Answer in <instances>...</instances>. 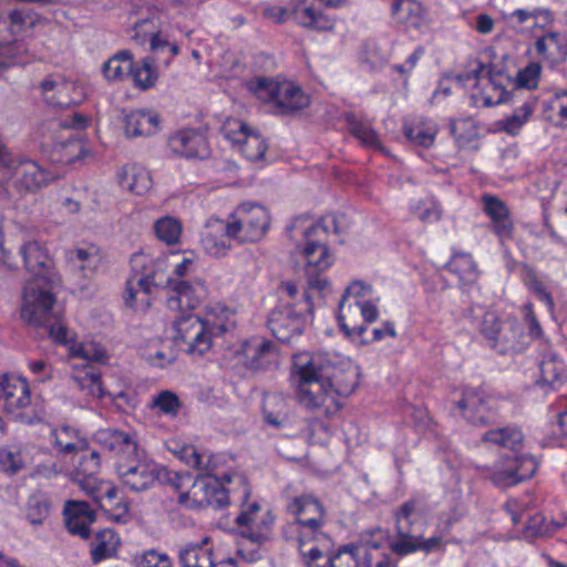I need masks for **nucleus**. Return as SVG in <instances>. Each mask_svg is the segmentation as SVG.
<instances>
[{
	"mask_svg": "<svg viewBox=\"0 0 567 567\" xmlns=\"http://www.w3.org/2000/svg\"><path fill=\"white\" fill-rule=\"evenodd\" d=\"M292 371L298 377L297 398L309 410L334 416L358 386L359 372L350 362L327 352L293 355Z\"/></svg>",
	"mask_w": 567,
	"mask_h": 567,
	"instance_id": "1",
	"label": "nucleus"
},
{
	"mask_svg": "<svg viewBox=\"0 0 567 567\" xmlns=\"http://www.w3.org/2000/svg\"><path fill=\"white\" fill-rule=\"evenodd\" d=\"M24 267L33 277L23 289L21 318L33 327H42L58 342L68 340V328L62 312L55 306L53 288L60 277L53 271V261L38 241H27L20 247Z\"/></svg>",
	"mask_w": 567,
	"mask_h": 567,
	"instance_id": "2",
	"label": "nucleus"
},
{
	"mask_svg": "<svg viewBox=\"0 0 567 567\" xmlns=\"http://www.w3.org/2000/svg\"><path fill=\"white\" fill-rule=\"evenodd\" d=\"M484 442H489L509 450L511 454H504L494 465L489 476L494 485L499 487L514 486L534 476L538 463L532 455H519L524 445V434L517 425H507L489 430L482 436Z\"/></svg>",
	"mask_w": 567,
	"mask_h": 567,
	"instance_id": "3",
	"label": "nucleus"
},
{
	"mask_svg": "<svg viewBox=\"0 0 567 567\" xmlns=\"http://www.w3.org/2000/svg\"><path fill=\"white\" fill-rule=\"evenodd\" d=\"M307 220L306 216H298L287 226L286 230L291 239H295L293 233L300 230L303 245L301 246L298 243L297 247L301 249L307 259L306 272L309 288L322 292L329 282L327 279L320 278L318 274L328 269L332 264V257L326 243L329 227L326 224V217L309 227H305L303 224Z\"/></svg>",
	"mask_w": 567,
	"mask_h": 567,
	"instance_id": "4",
	"label": "nucleus"
},
{
	"mask_svg": "<svg viewBox=\"0 0 567 567\" xmlns=\"http://www.w3.org/2000/svg\"><path fill=\"white\" fill-rule=\"evenodd\" d=\"M224 331V326L209 327L198 316L187 313L175 319L172 339L176 346H186V352L202 355L210 348L212 338Z\"/></svg>",
	"mask_w": 567,
	"mask_h": 567,
	"instance_id": "5",
	"label": "nucleus"
},
{
	"mask_svg": "<svg viewBox=\"0 0 567 567\" xmlns=\"http://www.w3.org/2000/svg\"><path fill=\"white\" fill-rule=\"evenodd\" d=\"M362 289L363 286L359 282H354L346 289L339 302V327L349 338L362 336L367 331L364 323L355 322L353 320L354 317L360 315L364 322H373L377 320L379 315V311L373 303L360 301L358 299Z\"/></svg>",
	"mask_w": 567,
	"mask_h": 567,
	"instance_id": "6",
	"label": "nucleus"
},
{
	"mask_svg": "<svg viewBox=\"0 0 567 567\" xmlns=\"http://www.w3.org/2000/svg\"><path fill=\"white\" fill-rule=\"evenodd\" d=\"M236 524L246 529L241 536L254 544L262 545L271 539L275 515L268 504L256 499L244 498Z\"/></svg>",
	"mask_w": 567,
	"mask_h": 567,
	"instance_id": "7",
	"label": "nucleus"
},
{
	"mask_svg": "<svg viewBox=\"0 0 567 567\" xmlns=\"http://www.w3.org/2000/svg\"><path fill=\"white\" fill-rule=\"evenodd\" d=\"M269 224V214L262 206L247 203L229 217L227 229L240 243H255L266 235Z\"/></svg>",
	"mask_w": 567,
	"mask_h": 567,
	"instance_id": "8",
	"label": "nucleus"
},
{
	"mask_svg": "<svg viewBox=\"0 0 567 567\" xmlns=\"http://www.w3.org/2000/svg\"><path fill=\"white\" fill-rule=\"evenodd\" d=\"M131 267L134 275L126 281L124 293L125 305L134 308L137 295L150 296L154 287H165V280L159 278L163 272L161 265L155 264L152 269H147V264L152 260L144 254H134L131 257Z\"/></svg>",
	"mask_w": 567,
	"mask_h": 567,
	"instance_id": "9",
	"label": "nucleus"
},
{
	"mask_svg": "<svg viewBox=\"0 0 567 567\" xmlns=\"http://www.w3.org/2000/svg\"><path fill=\"white\" fill-rule=\"evenodd\" d=\"M267 327L280 342L289 343L302 334L306 318L295 306L281 302L269 312Z\"/></svg>",
	"mask_w": 567,
	"mask_h": 567,
	"instance_id": "10",
	"label": "nucleus"
},
{
	"mask_svg": "<svg viewBox=\"0 0 567 567\" xmlns=\"http://www.w3.org/2000/svg\"><path fill=\"white\" fill-rule=\"evenodd\" d=\"M167 291V307L172 311H183L195 309L206 296L204 281L196 280L190 282L184 279H165Z\"/></svg>",
	"mask_w": 567,
	"mask_h": 567,
	"instance_id": "11",
	"label": "nucleus"
},
{
	"mask_svg": "<svg viewBox=\"0 0 567 567\" xmlns=\"http://www.w3.org/2000/svg\"><path fill=\"white\" fill-rule=\"evenodd\" d=\"M100 468V454L92 451L87 455H83L79 461V466L74 473L73 482L76 483L81 491L93 496L101 493L102 496H115L117 488L112 482L101 481L95 476Z\"/></svg>",
	"mask_w": 567,
	"mask_h": 567,
	"instance_id": "12",
	"label": "nucleus"
},
{
	"mask_svg": "<svg viewBox=\"0 0 567 567\" xmlns=\"http://www.w3.org/2000/svg\"><path fill=\"white\" fill-rule=\"evenodd\" d=\"M167 144L172 153L187 159H205L210 155L207 137L198 128L177 131L169 136Z\"/></svg>",
	"mask_w": 567,
	"mask_h": 567,
	"instance_id": "13",
	"label": "nucleus"
},
{
	"mask_svg": "<svg viewBox=\"0 0 567 567\" xmlns=\"http://www.w3.org/2000/svg\"><path fill=\"white\" fill-rule=\"evenodd\" d=\"M244 365L251 371H266L277 365L276 344L264 337H252L241 344Z\"/></svg>",
	"mask_w": 567,
	"mask_h": 567,
	"instance_id": "14",
	"label": "nucleus"
},
{
	"mask_svg": "<svg viewBox=\"0 0 567 567\" xmlns=\"http://www.w3.org/2000/svg\"><path fill=\"white\" fill-rule=\"evenodd\" d=\"M116 471L123 485L132 493L145 492L156 481L155 466L140 462L137 455L120 462Z\"/></svg>",
	"mask_w": 567,
	"mask_h": 567,
	"instance_id": "15",
	"label": "nucleus"
},
{
	"mask_svg": "<svg viewBox=\"0 0 567 567\" xmlns=\"http://www.w3.org/2000/svg\"><path fill=\"white\" fill-rule=\"evenodd\" d=\"M65 528L71 535L86 540L91 537V525L96 520V512L81 499H68L63 508Z\"/></svg>",
	"mask_w": 567,
	"mask_h": 567,
	"instance_id": "16",
	"label": "nucleus"
},
{
	"mask_svg": "<svg viewBox=\"0 0 567 567\" xmlns=\"http://www.w3.org/2000/svg\"><path fill=\"white\" fill-rule=\"evenodd\" d=\"M484 213L491 219L493 233L502 243L513 238L514 223L509 215V209L505 202L494 195L485 194L482 196Z\"/></svg>",
	"mask_w": 567,
	"mask_h": 567,
	"instance_id": "17",
	"label": "nucleus"
},
{
	"mask_svg": "<svg viewBox=\"0 0 567 567\" xmlns=\"http://www.w3.org/2000/svg\"><path fill=\"white\" fill-rule=\"evenodd\" d=\"M455 404L471 424L485 425L491 421L487 396L480 388H464L462 398Z\"/></svg>",
	"mask_w": 567,
	"mask_h": 567,
	"instance_id": "18",
	"label": "nucleus"
},
{
	"mask_svg": "<svg viewBox=\"0 0 567 567\" xmlns=\"http://www.w3.org/2000/svg\"><path fill=\"white\" fill-rule=\"evenodd\" d=\"M235 124L238 131L225 127V136L240 145V152L248 161L258 162L264 159L268 150L265 138L260 134L250 132L245 123L236 122Z\"/></svg>",
	"mask_w": 567,
	"mask_h": 567,
	"instance_id": "19",
	"label": "nucleus"
},
{
	"mask_svg": "<svg viewBox=\"0 0 567 567\" xmlns=\"http://www.w3.org/2000/svg\"><path fill=\"white\" fill-rule=\"evenodd\" d=\"M293 508L297 517L289 529L295 530L298 525L316 532L323 525L326 511L319 498H295Z\"/></svg>",
	"mask_w": 567,
	"mask_h": 567,
	"instance_id": "20",
	"label": "nucleus"
},
{
	"mask_svg": "<svg viewBox=\"0 0 567 567\" xmlns=\"http://www.w3.org/2000/svg\"><path fill=\"white\" fill-rule=\"evenodd\" d=\"M290 20L303 28L317 31L331 30L334 25L332 20L309 6L307 0L290 1Z\"/></svg>",
	"mask_w": 567,
	"mask_h": 567,
	"instance_id": "21",
	"label": "nucleus"
},
{
	"mask_svg": "<svg viewBox=\"0 0 567 567\" xmlns=\"http://www.w3.org/2000/svg\"><path fill=\"white\" fill-rule=\"evenodd\" d=\"M228 221L216 220L207 226V230L203 234L200 244L204 250L213 257H224L230 249V240L235 239V235H230Z\"/></svg>",
	"mask_w": 567,
	"mask_h": 567,
	"instance_id": "22",
	"label": "nucleus"
},
{
	"mask_svg": "<svg viewBox=\"0 0 567 567\" xmlns=\"http://www.w3.org/2000/svg\"><path fill=\"white\" fill-rule=\"evenodd\" d=\"M124 128L127 136L147 137L159 130V116L147 110H133L124 117Z\"/></svg>",
	"mask_w": 567,
	"mask_h": 567,
	"instance_id": "23",
	"label": "nucleus"
},
{
	"mask_svg": "<svg viewBox=\"0 0 567 567\" xmlns=\"http://www.w3.org/2000/svg\"><path fill=\"white\" fill-rule=\"evenodd\" d=\"M48 182L45 172L34 162H23L16 169L13 188L21 195L35 193Z\"/></svg>",
	"mask_w": 567,
	"mask_h": 567,
	"instance_id": "24",
	"label": "nucleus"
},
{
	"mask_svg": "<svg viewBox=\"0 0 567 567\" xmlns=\"http://www.w3.org/2000/svg\"><path fill=\"white\" fill-rule=\"evenodd\" d=\"M275 112L280 115H287L302 110L309 104V97L289 82L278 84V91L274 100Z\"/></svg>",
	"mask_w": 567,
	"mask_h": 567,
	"instance_id": "25",
	"label": "nucleus"
},
{
	"mask_svg": "<svg viewBox=\"0 0 567 567\" xmlns=\"http://www.w3.org/2000/svg\"><path fill=\"white\" fill-rule=\"evenodd\" d=\"M96 441L107 451L128 458L137 455V444L128 433L114 429L100 430Z\"/></svg>",
	"mask_w": 567,
	"mask_h": 567,
	"instance_id": "26",
	"label": "nucleus"
},
{
	"mask_svg": "<svg viewBox=\"0 0 567 567\" xmlns=\"http://www.w3.org/2000/svg\"><path fill=\"white\" fill-rule=\"evenodd\" d=\"M17 33L7 20H0V59L7 61L9 66L28 63V60L22 58L25 45L16 39Z\"/></svg>",
	"mask_w": 567,
	"mask_h": 567,
	"instance_id": "27",
	"label": "nucleus"
},
{
	"mask_svg": "<svg viewBox=\"0 0 567 567\" xmlns=\"http://www.w3.org/2000/svg\"><path fill=\"white\" fill-rule=\"evenodd\" d=\"M540 382L553 391L567 386V372L564 362L555 353L544 357L539 363Z\"/></svg>",
	"mask_w": 567,
	"mask_h": 567,
	"instance_id": "28",
	"label": "nucleus"
},
{
	"mask_svg": "<svg viewBox=\"0 0 567 567\" xmlns=\"http://www.w3.org/2000/svg\"><path fill=\"white\" fill-rule=\"evenodd\" d=\"M535 49L539 55L553 63L564 62L567 59V37L559 32H549L537 39Z\"/></svg>",
	"mask_w": 567,
	"mask_h": 567,
	"instance_id": "29",
	"label": "nucleus"
},
{
	"mask_svg": "<svg viewBox=\"0 0 567 567\" xmlns=\"http://www.w3.org/2000/svg\"><path fill=\"white\" fill-rule=\"evenodd\" d=\"M121 545L120 537L111 528L99 530L94 542L91 543V560L99 564L107 558L114 557Z\"/></svg>",
	"mask_w": 567,
	"mask_h": 567,
	"instance_id": "30",
	"label": "nucleus"
},
{
	"mask_svg": "<svg viewBox=\"0 0 567 567\" xmlns=\"http://www.w3.org/2000/svg\"><path fill=\"white\" fill-rule=\"evenodd\" d=\"M174 506L168 507L166 503L164 506L174 520L177 516H184L185 511H199L213 506L216 509H223L230 505L229 498H169Z\"/></svg>",
	"mask_w": 567,
	"mask_h": 567,
	"instance_id": "31",
	"label": "nucleus"
},
{
	"mask_svg": "<svg viewBox=\"0 0 567 567\" xmlns=\"http://www.w3.org/2000/svg\"><path fill=\"white\" fill-rule=\"evenodd\" d=\"M118 178L123 188L136 195L145 194L152 186L150 172L136 164L124 166Z\"/></svg>",
	"mask_w": 567,
	"mask_h": 567,
	"instance_id": "32",
	"label": "nucleus"
},
{
	"mask_svg": "<svg viewBox=\"0 0 567 567\" xmlns=\"http://www.w3.org/2000/svg\"><path fill=\"white\" fill-rule=\"evenodd\" d=\"M102 373L93 365L85 364L83 370L72 375L73 383L82 391H86L89 395L102 399L106 395L103 388Z\"/></svg>",
	"mask_w": 567,
	"mask_h": 567,
	"instance_id": "33",
	"label": "nucleus"
},
{
	"mask_svg": "<svg viewBox=\"0 0 567 567\" xmlns=\"http://www.w3.org/2000/svg\"><path fill=\"white\" fill-rule=\"evenodd\" d=\"M66 261L72 271L81 274L82 277L91 276L99 264L96 251L84 248H75L66 251Z\"/></svg>",
	"mask_w": 567,
	"mask_h": 567,
	"instance_id": "34",
	"label": "nucleus"
},
{
	"mask_svg": "<svg viewBox=\"0 0 567 567\" xmlns=\"http://www.w3.org/2000/svg\"><path fill=\"white\" fill-rule=\"evenodd\" d=\"M54 446L62 454H72L86 447V443L79 435V431L69 425H62L52 431Z\"/></svg>",
	"mask_w": 567,
	"mask_h": 567,
	"instance_id": "35",
	"label": "nucleus"
},
{
	"mask_svg": "<svg viewBox=\"0 0 567 567\" xmlns=\"http://www.w3.org/2000/svg\"><path fill=\"white\" fill-rule=\"evenodd\" d=\"M233 482H236V483L243 485V492H241L243 496H250L251 489L248 486L246 477L244 475H241V474H233V475L224 474L221 476V478H220V482H219L214 475L210 474L209 468H208L205 472V474L198 475L196 482L194 483V486L199 485L200 488H207L212 484H214V486H213V491L214 492H217L218 487H220L221 491L225 494H229L231 491L230 489H226L225 488V484H229V483H233Z\"/></svg>",
	"mask_w": 567,
	"mask_h": 567,
	"instance_id": "36",
	"label": "nucleus"
},
{
	"mask_svg": "<svg viewBox=\"0 0 567 567\" xmlns=\"http://www.w3.org/2000/svg\"><path fill=\"white\" fill-rule=\"evenodd\" d=\"M0 396L4 399L8 410L21 409L30 404V391L27 384H11L8 380H0Z\"/></svg>",
	"mask_w": 567,
	"mask_h": 567,
	"instance_id": "37",
	"label": "nucleus"
},
{
	"mask_svg": "<svg viewBox=\"0 0 567 567\" xmlns=\"http://www.w3.org/2000/svg\"><path fill=\"white\" fill-rule=\"evenodd\" d=\"M537 101L535 99L526 100L514 113L499 122V127L505 133L515 136L519 133L522 126L529 120L535 111Z\"/></svg>",
	"mask_w": 567,
	"mask_h": 567,
	"instance_id": "38",
	"label": "nucleus"
},
{
	"mask_svg": "<svg viewBox=\"0 0 567 567\" xmlns=\"http://www.w3.org/2000/svg\"><path fill=\"white\" fill-rule=\"evenodd\" d=\"M133 71V60L130 51L117 52L103 64V74L107 80H122Z\"/></svg>",
	"mask_w": 567,
	"mask_h": 567,
	"instance_id": "39",
	"label": "nucleus"
},
{
	"mask_svg": "<svg viewBox=\"0 0 567 567\" xmlns=\"http://www.w3.org/2000/svg\"><path fill=\"white\" fill-rule=\"evenodd\" d=\"M446 268L455 274L464 284H472L477 278V267L470 254L460 252L453 255Z\"/></svg>",
	"mask_w": 567,
	"mask_h": 567,
	"instance_id": "40",
	"label": "nucleus"
},
{
	"mask_svg": "<svg viewBox=\"0 0 567 567\" xmlns=\"http://www.w3.org/2000/svg\"><path fill=\"white\" fill-rule=\"evenodd\" d=\"M540 75V65L537 63H530L525 69L517 73L518 87L515 91L508 92L505 89L502 90L501 96L495 104L506 103L511 97L515 96L522 89H535L537 81Z\"/></svg>",
	"mask_w": 567,
	"mask_h": 567,
	"instance_id": "41",
	"label": "nucleus"
},
{
	"mask_svg": "<svg viewBox=\"0 0 567 567\" xmlns=\"http://www.w3.org/2000/svg\"><path fill=\"white\" fill-rule=\"evenodd\" d=\"M519 331L514 323L506 322L498 333L489 341V346L501 354L515 352L518 346Z\"/></svg>",
	"mask_w": 567,
	"mask_h": 567,
	"instance_id": "42",
	"label": "nucleus"
},
{
	"mask_svg": "<svg viewBox=\"0 0 567 567\" xmlns=\"http://www.w3.org/2000/svg\"><path fill=\"white\" fill-rule=\"evenodd\" d=\"M182 229L181 221L172 216H164L154 224L156 237L167 245H175L179 241Z\"/></svg>",
	"mask_w": 567,
	"mask_h": 567,
	"instance_id": "43",
	"label": "nucleus"
},
{
	"mask_svg": "<svg viewBox=\"0 0 567 567\" xmlns=\"http://www.w3.org/2000/svg\"><path fill=\"white\" fill-rule=\"evenodd\" d=\"M450 132L458 147H465L477 138V126L473 118L451 120Z\"/></svg>",
	"mask_w": 567,
	"mask_h": 567,
	"instance_id": "44",
	"label": "nucleus"
},
{
	"mask_svg": "<svg viewBox=\"0 0 567 567\" xmlns=\"http://www.w3.org/2000/svg\"><path fill=\"white\" fill-rule=\"evenodd\" d=\"M213 553L197 545H190L179 553L183 567H214Z\"/></svg>",
	"mask_w": 567,
	"mask_h": 567,
	"instance_id": "45",
	"label": "nucleus"
},
{
	"mask_svg": "<svg viewBox=\"0 0 567 567\" xmlns=\"http://www.w3.org/2000/svg\"><path fill=\"white\" fill-rule=\"evenodd\" d=\"M156 60L154 56H146L142 60L141 65L133 64V71L130 72L135 84L143 90L154 85L157 74L154 69Z\"/></svg>",
	"mask_w": 567,
	"mask_h": 567,
	"instance_id": "46",
	"label": "nucleus"
},
{
	"mask_svg": "<svg viewBox=\"0 0 567 567\" xmlns=\"http://www.w3.org/2000/svg\"><path fill=\"white\" fill-rule=\"evenodd\" d=\"M359 557V546L349 544L328 557L326 564H328V567H360Z\"/></svg>",
	"mask_w": 567,
	"mask_h": 567,
	"instance_id": "47",
	"label": "nucleus"
},
{
	"mask_svg": "<svg viewBox=\"0 0 567 567\" xmlns=\"http://www.w3.org/2000/svg\"><path fill=\"white\" fill-rule=\"evenodd\" d=\"M278 82H275L271 79L259 76L249 81L248 89L259 100H262L267 103H274V100L278 91Z\"/></svg>",
	"mask_w": 567,
	"mask_h": 567,
	"instance_id": "48",
	"label": "nucleus"
},
{
	"mask_svg": "<svg viewBox=\"0 0 567 567\" xmlns=\"http://www.w3.org/2000/svg\"><path fill=\"white\" fill-rule=\"evenodd\" d=\"M403 132L409 141L423 147H430L433 144L436 135L435 128L425 127L424 124H404Z\"/></svg>",
	"mask_w": 567,
	"mask_h": 567,
	"instance_id": "49",
	"label": "nucleus"
},
{
	"mask_svg": "<svg viewBox=\"0 0 567 567\" xmlns=\"http://www.w3.org/2000/svg\"><path fill=\"white\" fill-rule=\"evenodd\" d=\"M70 351L73 358H80L87 362H104L107 359L105 349L94 343H79L72 346Z\"/></svg>",
	"mask_w": 567,
	"mask_h": 567,
	"instance_id": "50",
	"label": "nucleus"
},
{
	"mask_svg": "<svg viewBox=\"0 0 567 567\" xmlns=\"http://www.w3.org/2000/svg\"><path fill=\"white\" fill-rule=\"evenodd\" d=\"M182 404L178 396L168 390L159 392L152 403V408H157L162 413L176 416Z\"/></svg>",
	"mask_w": 567,
	"mask_h": 567,
	"instance_id": "51",
	"label": "nucleus"
},
{
	"mask_svg": "<svg viewBox=\"0 0 567 567\" xmlns=\"http://www.w3.org/2000/svg\"><path fill=\"white\" fill-rule=\"evenodd\" d=\"M50 503L47 498H29L25 505L27 519L32 525H41L48 517Z\"/></svg>",
	"mask_w": 567,
	"mask_h": 567,
	"instance_id": "52",
	"label": "nucleus"
},
{
	"mask_svg": "<svg viewBox=\"0 0 567 567\" xmlns=\"http://www.w3.org/2000/svg\"><path fill=\"white\" fill-rule=\"evenodd\" d=\"M299 553L303 557V561L308 567H327L326 559L322 551L317 547L306 549L307 535L300 533L297 538Z\"/></svg>",
	"mask_w": 567,
	"mask_h": 567,
	"instance_id": "53",
	"label": "nucleus"
},
{
	"mask_svg": "<svg viewBox=\"0 0 567 567\" xmlns=\"http://www.w3.org/2000/svg\"><path fill=\"white\" fill-rule=\"evenodd\" d=\"M416 515L415 502L408 501L395 513L398 535H406Z\"/></svg>",
	"mask_w": 567,
	"mask_h": 567,
	"instance_id": "54",
	"label": "nucleus"
},
{
	"mask_svg": "<svg viewBox=\"0 0 567 567\" xmlns=\"http://www.w3.org/2000/svg\"><path fill=\"white\" fill-rule=\"evenodd\" d=\"M155 482L169 485L175 489V492H179L184 487L185 481H192V475L189 473L171 472L165 467H155Z\"/></svg>",
	"mask_w": 567,
	"mask_h": 567,
	"instance_id": "55",
	"label": "nucleus"
},
{
	"mask_svg": "<svg viewBox=\"0 0 567 567\" xmlns=\"http://www.w3.org/2000/svg\"><path fill=\"white\" fill-rule=\"evenodd\" d=\"M284 405V399L278 395L268 396L265 399L262 413L264 417L267 424L274 426V427H280L285 423V415L281 413L280 410L274 411L272 406H282Z\"/></svg>",
	"mask_w": 567,
	"mask_h": 567,
	"instance_id": "56",
	"label": "nucleus"
},
{
	"mask_svg": "<svg viewBox=\"0 0 567 567\" xmlns=\"http://www.w3.org/2000/svg\"><path fill=\"white\" fill-rule=\"evenodd\" d=\"M422 4L416 0H395L392 4V14L401 21L421 17Z\"/></svg>",
	"mask_w": 567,
	"mask_h": 567,
	"instance_id": "57",
	"label": "nucleus"
},
{
	"mask_svg": "<svg viewBox=\"0 0 567 567\" xmlns=\"http://www.w3.org/2000/svg\"><path fill=\"white\" fill-rule=\"evenodd\" d=\"M24 467V462L20 451L8 449L0 450V471L9 475L19 473Z\"/></svg>",
	"mask_w": 567,
	"mask_h": 567,
	"instance_id": "58",
	"label": "nucleus"
},
{
	"mask_svg": "<svg viewBox=\"0 0 567 567\" xmlns=\"http://www.w3.org/2000/svg\"><path fill=\"white\" fill-rule=\"evenodd\" d=\"M175 455L186 465L202 471L203 474L208 470V463L203 465V455L193 445H183L179 450L175 451Z\"/></svg>",
	"mask_w": 567,
	"mask_h": 567,
	"instance_id": "59",
	"label": "nucleus"
},
{
	"mask_svg": "<svg viewBox=\"0 0 567 567\" xmlns=\"http://www.w3.org/2000/svg\"><path fill=\"white\" fill-rule=\"evenodd\" d=\"M550 525L553 527H549L543 515L537 514L527 520L526 528L532 530V535H550L563 527L564 523L551 520Z\"/></svg>",
	"mask_w": 567,
	"mask_h": 567,
	"instance_id": "60",
	"label": "nucleus"
},
{
	"mask_svg": "<svg viewBox=\"0 0 567 567\" xmlns=\"http://www.w3.org/2000/svg\"><path fill=\"white\" fill-rule=\"evenodd\" d=\"M505 323L506 322L502 321L496 313L486 312L481 322V333L489 342Z\"/></svg>",
	"mask_w": 567,
	"mask_h": 567,
	"instance_id": "61",
	"label": "nucleus"
},
{
	"mask_svg": "<svg viewBox=\"0 0 567 567\" xmlns=\"http://www.w3.org/2000/svg\"><path fill=\"white\" fill-rule=\"evenodd\" d=\"M391 548L393 553L405 556L420 549L419 539L409 529L406 535H399V539L392 544Z\"/></svg>",
	"mask_w": 567,
	"mask_h": 567,
	"instance_id": "62",
	"label": "nucleus"
},
{
	"mask_svg": "<svg viewBox=\"0 0 567 567\" xmlns=\"http://www.w3.org/2000/svg\"><path fill=\"white\" fill-rule=\"evenodd\" d=\"M352 134L364 145L370 147H380L378 134L368 125L358 123L352 126Z\"/></svg>",
	"mask_w": 567,
	"mask_h": 567,
	"instance_id": "63",
	"label": "nucleus"
},
{
	"mask_svg": "<svg viewBox=\"0 0 567 567\" xmlns=\"http://www.w3.org/2000/svg\"><path fill=\"white\" fill-rule=\"evenodd\" d=\"M137 567H171V560L167 555L155 550L146 551L136 561Z\"/></svg>",
	"mask_w": 567,
	"mask_h": 567,
	"instance_id": "64",
	"label": "nucleus"
}]
</instances>
